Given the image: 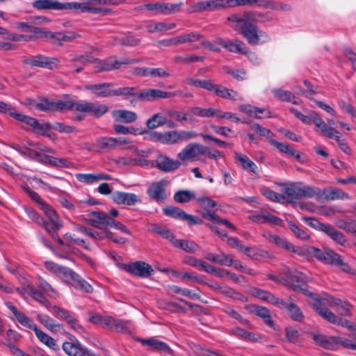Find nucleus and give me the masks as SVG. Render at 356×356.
<instances>
[{
  "label": "nucleus",
  "instance_id": "63",
  "mask_svg": "<svg viewBox=\"0 0 356 356\" xmlns=\"http://www.w3.org/2000/svg\"><path fill=\"white\" fill-rule=\"evenodd\" d=\"M227 243L232 248L238 250L241 252L245 253L248 257H253L254 254H252V249L250 247H246L242 245L238 238H230L227 240Z\"/></svg>",
  "mask_w": 356,
  "mask_h": 356
},
{
  "label": "nucleus",
  "instance_id": "9",
  "mask_svg": "<svg viewBox=\"0 0 356 356\" xmlns=\"http://www.w3.org/2000/svg\"><path fill=\"white\" fill-rule=\"evenodd\" d=\"M282 278L284 279L286 284L295 291H302L306 296L312 298L315 296L314 293L304 288L307 283V277L303 273L295 270H290Z\"/></svg>",
  "mask_w": 356,
  "mask_h": 356
},
{
  "label": "nucleus",
  "instance_id": "41",
  "mask_svg": "<svg viewBox=\"0 0 356 356\" xmlns=\"http://www.w3.org/2000/svg\"><path fill=\"white\" fill-rule=\"evenodd\" d=\"M299 199L302 197L317 199L321 198V191L310 186H300L298 185Z\"/></svg>",
  "mask_w": 356,
  "mask_h": 356
},
{
  "label": "nucleus",
  "instance_id": "24",
  "mask_svg": "<svg viewBox=\"0 0 356 356\" xmlns=\"http://www.w3.org/2000/svg\"><path fill=\"white\" fill-rule=\"evenodd\" d=\"M38 123L40 126H44L43 130H38V129H36L35 127H32V128L33 129V130L35 133L40 134L42 135H47V131L49 129H52L58 131L60 133H65V134H70V133H74V132L76 131V129L75 127L69 126V125H66V124H62L60 122H54V124H50L49 123L41 124L38 121Z\"/></svg>",
  "mask_w": 356,
  "mask_h": 356
},
{
  "label": "nucleus",
  "instance_id": "64",
  "mask_svg": "<svg viewBox=\"0 0 356 356\" xmlns=\"http://www.w3.org/2000/svg\"><path fill=\"white\" fill-rule=\"evenodd\" d=\"M76 275V273L72 270L67 267L62 266L57 276L64 282L71 284Z\"/></svg>",
  "mask_w": 356,
  "mask_h": 356
},
{
  "label": "nucleus",
  "instance_id": "29",
  "mask_svg": "<svg viewBox=\"0 0 356 356\" xmlns=\"http://www.w3.org/2000/svg\"><path fill=\"white\" fill-rule=\"evenodd\" d=\"M282 203H292L299 200L298 184H291L282 188Z\"/></svg>",
  "mask_w": 356,
  "mask_h": 356
},
{
  "label": "nucleus",
  "instance_id": "19",
  "mask_svg": "<svg viewBox=\"0 0 356 356\" xmlns=\"http://www.w3.org/2000/svg\"><path fill=\"white\" fill-rule=\"evenodd\" d=\"M112 200L118 204L133 206L141 203L139 196L132 193L117 191L111 195Z\"/></svg>",
  "mask_w": 356,
  "mask_h": 356
},
{
  "label": "nucleus",
  "instance_id": "33",
  "mask_svg": "<svg viewBox=\"0 0 356 356\" xmlns=\"http://www.w3.org/2000/svg\"><path fill=\"white\" fill-rule=\"evenodd\" d=\"M77 180L81 183L92 184L101 180H111V176L106 173L96 174H77L76 175Z\"/></svg>",
  "mask_w": 356,
  "mask_h": 356
},
{
  "label": "nucleus",
  "instance_id": "52",
  "mask_svg": "<svg viewBox=\"0 0 356 356\" xmlns=\"http://www.w3.org/2000/svg\"><path fill=\"white\" fill-rule=\"evenodd\" d=\"M167 123V119L161 113H157L153 115L146 122L148 129H154Z\"/></svg>",
  "mask_w": 356,
  "mask_h": 356
},
{
  "label": "nucleus",
  "instance_id": "48",
  "mask_svg": "<svg viewBox=\"0 0 356 356\" xmlns=\"http://www.w3.org/2000/svg\"><path fill=\"white\" fill-rule=\"evenodd\" d=\"M172 244L175 247L180 248L186 252L193 253L198 249V245L193 241L187 240H174Z\"/></svg>",
  "mask_w": 356,
  "mask_h": 356
},
{
  "label": "nucleus",
  "instance_id": "22",
  "mask_svg": "<svg viewBox=\"0 0 356 356\" xmlns=\"http://www.w3.org/2000/svg\"><path fill=\"white\" fill-rule=\"evenodd\" d=\"M133 96L139 99L149 102L169 98L168 92L154 88L144 90L140 93H137L135 91V94Z\"/></svg>",
  "mask_w": 356,
  "mask_h": 356
},
{
  "label": "nucleus",
  "instance_id": "57",
  "mask_svg": "<svg viewBox=\"0 0 356 356\" xmlns=\"http://www.w3.org/2000/svg\"><path fill=\"white\" fill-rule=\"evenodd\" d=\"M35 334L38 339L47 346L53 350L57 349L58 346L56 341L51 337L49 336L38 328L35 330Z\"/></svg>",
  "mask_w": 356,
  "mask_h": 356
},
{
  "label": "nucleus",
  "instance_id": "50",
  "mask_svg": "<svg viewBox=\"0 0 356 356\" xmlns=\"http://www.w3.org/2000/svg\"><path fill=\"white\" fill-rule=\"evenodd\" d=\"M172 275L175 277H179L182 280H190L195 282L203 283V278L200 276H198L195 273L191 272H181L179 270H172Z\"/></svg>",
  "mask_w": 356,
  "mask_h": 356
},
{
  "label": "nucleus",
  "instance_id": "40",
  "mask_svg": "<svg viewBox=\"0 0 356 356\" xmlns=\"http://www.w3.org/2000/svg\"><path fill=\"white\" fill-rule=\"evenodd\" d=\"M284 305H280L278 307L285 308L287 309L289 316L294 321L301 322L304 319V314L300 308L296 304L291 302L286 303L284 302Z\"/></svg>",
  "mask_w": 356,
  "mask_h": 356
},
{
  "label": "nucleus",
  "instance_id": "46",
  "mask_svg": "<svg viewBox=\"0 0 356 356\" xmlns=\"http://www.w3.org/2000/svg\"><path fill=\"white\" fill-rule=\"evenodd\" d=\"M71 285L77 290L84 293H90L92 292L93 289L91 284L87 281L81 277L78 274L75 276Z\"/></svg>",
  "mask_w": 356,
  "mask_h": 356
},
{
  "label": "nucleus",
  "instance_id": "54",
  "mask_svg": "<svg viewBox=\"0 0 356 356\" xmlns=\"http://www.w3.org/2000/svg\"><path fill=\"white\" fill-rule=\"evenodd\" d=\"M231 334L238 338L245 339L252 341H258L260 339L259 335L249 332L238 327L232 329Z\"/></svg>",
  "mask_w": 356,
  "mask_h": 356
},
{
  "label": "nucleus",
  "instance_id": "61",
  "mask_svg": "<svg viewBox=\"0 0 356 356\" xmlns=\"http://www.w3.org/2000/svg\"><path fill=\"white\" fill-rule=\"evenodd\" d=\"M97 145L102 152L115 148L114 138L112 137L99 138L97 140Z\"/></svg>",
  "mask_w": 356,
  "mask_h": 356
},
{
  "label": "nucleus",
  "instance_id": "51",
  "mask_svg": "<svg viewBox=\"0 0 356 356\" xmlns=\"http://www.w3.org/2000/svg\"><path fill=\"white\" fill-rule=\"evenodd\" d=\"M37 286L40 290L49 298H56L58 296L57 291L43 278L39 277Z\"/></svg>",
  "mask_w": 356,
  "mask_h": 356
},
{
  "label": "nucleus",
  "instance_id": "38",
  "mask_svg": "<svg viewBox=\"0 0 356 356\" xmlns=\"http://www.w3.org/2000/svg\"><path fill=\"white\" fill-rule=\"evenodd\" d=\"M73 11H79L81 13L97 14L103 10L101 8L92 6L90 0H85L83 2L73 1Z\"/></svg>",
  "mask_w": 356,
  "mask_h": 356
},
{
  "label": "nucleus",
  "instance_id": "20",
  "mask_svg": "<svg viewBox=\"0 0 356 356\" xmlns=\"http://www.w3.org/2000/svg\"><path fill=\"white\" fill-rule=\"evenodd\" d=\"M265 237L272 243H274L277 247L283 248L289 252L296 253L299 255H303V250L299 248L288 241L280 237L278 235L266 233Z\"/></svg>",
  "mask_w": 356,
  "mask_h": 356
},
{
  "label": "nucleus",
  "instance_id": "25",
  "mask_svg": "<svg viewBox=\"0 0 356 356\" xmlns=\"http://www.w3.org/2000/svg\"><path fill=\"white\" fill-rule=\"evenodd\" d=\"M64 352L69 356H90L88 350L79 341L64 342L62 346Z\"/></svg>",
  "mask_w": 356,
  "mask_h": 356
},
{
  "label": "nucleus",
  "instance_id": "6",
  "mask_svg": "<svg viewBox=\"0 0 356 356\" xmlns=\"http://www.w3.org/2000/svg\"><path fill=\"white\" fill-rule=\"evenodd\" d=\"M324 299L325 298L320 300L314 296L312 298L309 304L312 305L313 308L322 318L328 322L348 327L350 329V332H352L353 330H355L356 326H353L346 319L338 318L334 313L324 307V305H327L326 301H324Z\"/></svg>",
  "mask_w": 356,
  "mask_h": 356
},
{
  "label": "nucleus",
  "instance_id": "5",
  "mask_svg": "<svg viewBox=\"0 0 356 356\" xmlns=\"http://www.w3.org/2000/svg\"><path fill=\"white\" fill-rule=\"evenodd\" d=\"M84 88L90 91V94L97 97L128 96L135 94V88L133 87H123L112 89L111 83H109L87 84L84 86Z\"/></svg>",
  "mask_w": 356,
  "mask_h": 356
},
{
  "label": "nucleus",
  "instance_id": "26",
  "mask_svg": "<svg viewBox=\"0 0 356 356\" xmlns=\"http://www.w3.org/2000/svg\"><path fill=\"white\" fill-rule=\"evenodd\" d=\"M5 305L9 309V310L13 314L15 318L18 321V322L21 325L35 332L38 327L37 325L33 322L31 319H30L23 313L20 312L16 308V307L12 305L11 302H6Z\"/></svg>",
  "mask_w": 356,
  "mask_h": 356
},
{
  "label": "nucleus",
  "instance_id": "13",
  "mask_svg": "<svg viewBox=\"0 0 356 356\" xmlns=\"http://www.w3.org/2000/svg\"><path fill=\"white\" fill-rule=\"evenodd\" d=\"M204 152V145L197 143H191L186 145L177 154V157L182 161H196L198 159V156L203 155Z\"/></svg>",
  "mask_w": 356,
  "mask_h": 356
},
{
  "label": "nucleus",
  "instance_id": "12",
  "mask_svg": "<svg viewBox=\"0 0 356 356\" xmlns=\"http://www.w3.org/2000/svg\"><path fill=\"white\" fill-rule=\"evenodd\" d=\"M30 105L40 111L46 112L66 111H69L70 101H50L45 99L41 100L40 102H37L31 100L30 101Z\"/></svg>",
  "mask_w": 356,
  "mask_h": 356
},
{
  "label": "nucleus",
  "instance_id": "62",
  "mask_svg": "<svg viewBox=\"0 0 356 356\" xmlns=\"http://www.w3.org/2000/svg\"><path fill=\"white\" fill-rule=\"evenodd\" d=\"M222 294L243 302L248 301V298L245 296L229 286H223V288H222Z\"/></svg>",
  "mask_w": 356,
  "mask_h": 356
},
{
  "label": "nucleus",
  "instance_id": "14",
  "mask_svg": "<svg viewBox=\"0 0 356 356\" xmlns=\"http://www.w3.org/2000/svg\"><path fill=\"white\" fill-rule=\"evenodd\" d=\"M25 64L33 67H39L53 70L58 65V60L54 57H47L42 55H36L30 58H26L23 61Z\"/></svg>",
  "mask_w": 356,
  "mask_h": 356
},
{
  "label": "nucleus",
  "instance_id": "31",
  "mask_svg": "<svg viewBox=\"0 0 356 356\" xmlns=\"http://www.w3.org/2000/svg\"><path fill=\"white\" fill-rule=\"evenodd\" d=\"M250 291L252 296L261 300L266 301L277 306H279L280 305H284L283 300H280L278 298L266 291H264L258 288H253Z\"/></svg>",
  "mask_w": 356,
  "mask_h": 356
},
{
  "label": "nucleus",
  "instance_id": "27",
  "mask_svg": "<svg viewBox=\"0 0 356 356\" xmlns=\"http://www.w3.org/2000/svg\"><path fill=\"white\" fill-rule=\"evenodd\" d=\"M5 305L9 309V310L13 314L15 318L18 321V322L21 325L35 332L38 327L37 325L33 322L31 319H30L23 313L20 312L16 308V307L12 305L11 302H6Z\"/></svg>",
  "mask_w": 356,
  "mask_h": 356
},
{
  "label": "nucleus",
  "instance_id": "2",
  "mask_svg": "<svg viewBox=\"0 0 356 356\" xmlns=\"http://www.w3.org/2000/svg\"><path fill=\"white\" fill-rule=\"evenodd\" d=\"M197 136V134L193 131L173 130L164 132L151 131L148 134L147 138L154 143L175 145L195 138Z\"/></svg>",
  "mask_w": 356,
  "mask_h": 356
},
{
  "label": "nucleus",
  "instance_id": "49",
  "mask_svg": "<svg viewBox=\"0 0 356 356\" xmlns=\"http://www.w3.org/2000/svg\"><path fill=\"white\" fill-rule=\"evenodd\" d=\"M323 232L329 236L333 241L341 245L344 244L346 241L345 236L341 232L337 230L332 225L327 224Z\"/></svg>",
  "mask_w": 356,
  "mask_h": 356
},
{
  "label": "nucleus",
  "instance_id": "28",
  "mask_svg": "<svg viewBox=\"0 0 356 356\" xmlns=\"http://www.w3.org/2000/svg\"><path fill=\"white\" fill-rule=\"evenodd\" d=\"M181 165L179 161L170 159L169 157L161 154L157 157L156 166L164 172H172L178 169Z\"/></svg>",
  "mask_w": 356,
  "mask_h": 356
},
{
  "label": "nucleus",
  "instance_id": "23",
  "mask_svg": "<svg viewBox=\"0 0 356 356\" xmlns=\"http://www.w3.org/2000/svg\"><path fill=\"white\" fill-rule=\"evenodd\" d=\"M106 323L107 328L118 332L131 333L133 329V323L131 321L116 319L111 316L106 320Z\"/></svg>",
  "mask_w": 356,
  "mask_h": 356
},
{
  "label": "nucleus",
  "instance_id": "4",
  "mask_svg": "<svg viewBox=\"0 0 356 356\" xmlns=\"http://www.w3.org/2000/svg\"><path fill=\"white\" fill-rule=\"evenodd\" d=\"M301 250H303V254L307 253L309 256L315 257L326 264H337L343 266V270L350 272V267L343 262L341 257L327 248L319 249L313 246H305Z\"/></svg>",
  "mask_w": 356,
  "mask_h": 356
},
{
  "label": "nucleus",
  "instance_id": "43",
  "mask_svg": "<svg viewBox=\"0 0 356 356\" xmlns=\"http://www.w3.org/2000/svg\"><path fill=\"white\" fill-rule=\"evenodd\" d=\"M37 318L46 328L53 332H57L61 330V325L56 323L53 318L47 315L39 314Z\"/></svg>",
  "mask_w": 356,
  "mask_h": 356
},
{
  "label": "nucleus",
  "instance_id": "45",
  "mask_svg": "<svg viewBox=\"0 0 356 356\" xmlns=\"http://www.w3.org/2000/svg\"><path fill=\"white\" fill-rule=\"evenodd\" d=\"M25 211L27 216L33 220L34 222L38 224L42 225L48 232H51V229H53L52 227L50 226V224L46 222L42 217L39 216V214L32 209L25 207Z\"/></svg>",
  "mask_w": 356,
  "mask_h": 356
},
{
  "label": "nucleus",
  "instance_id": "15",
  "mask_svg": "<svg viewBox=\"0 0 356 356\" xmlns=\"http://www.w3.org/2000/svg\"><path fill=\"white\" fill-rule=\"evenodd\" d=\"M226 3L224 0H208L197 2L188 8L190 13H201L204 11H213L224 7Z\"/></svg>",
  "mask_w": 356,
  "mask_h": 356
},
{
  "label": "nucleus",
  "instance_id": "36",
  "mask_svg": "<svg viewBox=\"0 0 356 356\" xmlns=\"http://www.w3.org/2000/svg\"><path fill=\"white\" fill-rule=\"evenodd\" d=\"M111 115L117 122L131 123L137 119L136 113L127 110H114Z\"/></svg>",
  "mask_w": 356,
  "mask_h": 356
},
{
  "label": "nucleus",
  "instance_id": "47",
  "mask_svg": "<svg viewBox=\"0 0 356 356\" xmlns=\"http://www.w3.org/2000/svg\"><path fill=\"white\" fill-rule=\"evenodd\" d=\"M225 48L230 52L238 53V54H247L248 48L246 45L238 40H236L234 42L227 40Z\"/></svg>",
  "mask_w": 356,
  "mask_h": 356
},
{
  "label": "nucleus",
  "instance_id": "16",
  "mask_svg": "<svg viewBox=\"0 0 356 356\" xmlns=\"http://www.w3.org/2000/svg\"><path fill=\"white\" fill-rule=\"evenodd\" d=\"M182 4V2H179L178 3L156 2L145 4L142 6V8L149 11H156L158 13L167 15L175 13L179 11V8Z\"/></svg>",
  "mask_w": 356,
  "mask_h": 356
},
{
  "label": "nucleus",
  "instance_id": "53",
  "mask_svg": "<svg viewBox=\"0 0 356 356\" xmlns=\"http://www.w3.org/2000/svg\"><path fill=\"white\" fill-rule=\"evenodd\" d=\"M179 44L184 43H194L195 42H200L203 39V35L198 32H189L178 35Z\"/></svg>",
  "mask_w": 356,
  "mask_h": 356
},
{
  "label": "nucleus",
  "instance_id": "58",
  "mask_svg": "<svg viewBox=\"0 0 356 356\" xmlns=\"http://www.w3.org/2000/svg\"><path fill=\"white\" fill-rule=\"evenodd\" d=\"M193 199H195V193L188 190L179 191L174 195V200L178 203H186Z\"/></svg>",
  "mask_w": 356,
  "mask_h": 356
},
{
  "label": "nucleus",
  "instance_id": "37",
  "mask_svg": "<svg viewBox=\"0 0 356 356\" xmlns=\"http://www.w3.org/2000/svg\"><path fill=\"white\" fill-rule=\"evenodd\" d=\"M143 346H149L153 349L161 350L165 353H171V349L167 343L155 339H138Z\"/></svg>",
  "mask_w": 356,
  "mask_h": 356
},
{
  "label": "nucleus",
  "instance_id": "1",
  "mask_svg": "<svg viewBox=\"0 0 356 356\" xmlns=\"http://www.w3.org/2000/svg\"><path fill=\"white\" fill-rule=\"evenodd\" d=\"M275 19H276L275 15L270 12L248 11L232 14L227 17L229 26L241 34L252 45H257L269 40L267 33L259 29L254 23H264Z\"/></svg>",
  "mask_w": 356,
  "mask_h": 356
},
{
  "label": "nucleus",
  "instance_id": "7",
  "mask_svg": "<svg viewBox=\"0 0 356 356\" xmlns=\"http://www.w3.org/2000/svg\"><path fill=\"white\" fill-rule=\"evenodd\" d=\"M69 110L86 113L91 116L99 118L108 111V107L103 104L90 102L86 100L70 101Z\"/></svg>",
  "mask_w": 356,
  "mask_h": 356
},
{
  "label": "nucleus",
  "instance_id": "56",
  "mask_svg": "<svg viewBox=\"0 0 356 356\" xmlns=\"http://www.w3.org/2000/svg\"><path fill=\"white\" fill-rule=\"evenodd\" d=\"M253 312L258 316L263 318L264 322L270 327H273L274 322L271 318L268 309L266 307L254 305Z\"/></svg>",
  "mask_w": 356,
  "mask_h": 356
},
{
  "label": "nucleus",
  "instance_id": "10",
  "mask_svg": "<svg viewBox=\"0 0 356 356\" xmlns=\"http://www.w3.org/2000/svg\"><path fill=\"white\" fill-rule=\"evenodd\" d=\"M0 113L9 114L11 117L15 120L22 122L31 127H35L38 130H43L44 126H40L38 123V120L34 118H31L28 115H25L22 113L15 111L14 108L2 101H0Z\"/></svg>",
  "mask_w": 356,
  "mask_h": 356
},
{
  "label": "nucleus",
  "instance_id": "30",
  "mask_svg": "<svg viewBox=\"0 0 356 356\" xmlns=\"http://www.w3.org/2000/svg\"><path fill=\"white\" fill-rule=\"evenodd\" d=\"M324 301H326L330 307H336L337 310L341 315L348 316L350 313L352 306L346 301L329 296L325 298Z\"/></svg>",
  "mask_w": 356,
  "mask_h": 356
},
{
  "label": "nucleus",
  "instance_id": "32",
  "mask_svg": "<svg viewBox=\"0 0 356 356\" xmlns=\"http://www.w3.org/2000/svg\"><path fill=\"white\" fill-rule=\"evenodd\" d=\"M40 209L45 213L47 217L51 221L53 229H60L63 227L62 220L60 219L54 209L46 202L43 204Z\"/></svg>",
  "mask_w": 356,
  "mask_h": 356
},
{
  "label": "nucleus",
  "instance_id": "59",
  "mask_svg": "<svg viewBox=\"0 0 356 356\" xmlns=\"http://www.w3.org/2000/svg\"><path fill=\"white\" fill-rule=\"evenodd\" d=\"M173 60L175 63L188 65L192 63L202 62L204 60V57L187 54L184 56H176L174 57Z\"/></svg>",
  "mask_w": 356,
  "mask_h": 356
},
{
  "label": "nucleus",
  "instance_id": "17",
  "mask_svg": "<svg viewBox=\"0 0 356 356\" xmlns=\"http://www.w3.org/2000/svg\"><path fill=\"white\" fill-rule=\"evenodd\" d=\"M122 266L127 272L142 277H147L153 272L152 266L143 261H136L130 264H123Z\"/></svg>",
  "mask_w": 356,
  "mask_h": 356
},
{
  "label": "nucleus",
  "instance_id": "42",
  "mask_svg": "<svg viewBox=\"0 0 356 356\" xmlns=\"http://www.w3.org/2000/svg\"><path fill=\"white\" fill-rule=\"evenodd\" d=\"M269 143L270 145L275 146L276 148H277L279 149V151H280L282 153H285L290 156H294L298 160H299L300 158V153L286 144L277 142V140H275L274 139H270Z\"/></svg>",
  "mask_w": 356,
  "mask_h": 356
},
{
  "label": "nucleus",
  "instance_id": "11",
  "mask_svg": "<svg viewBox=\"0 0 356 356\" xmlns=\"http://www.w3.org/2000/svg\"><path fill=\"white\" fill-rule=\"evenodd\" d=\"M140 62V59L138 58H124L120 60H95V69L96 72L100 71H111L112 70H117L123 66L135 64Z\"/></svg>",
  "mask_w": 356,
  "mask_h": 356
},
{
  "label": "nucleus",
  "instance_id": "55",
  "mask_svg": "<svg viewBox=\"0 0 356 356\" xmlns=\"http://www.w3.org/2000/svg\"><path fill=\"white\" fill-rule=\"evenodd\" d=\"M31 5L37 10H56L57 0H35Z\"/></svg>",
  "mask_w": 356,
  "mask_h": 356
},
{
  "label": "nucleus",
  "instance_id": "8",
  "mask_svg": "<svg viewBox=\"0 0 356 356\" xmlns=\"http://www.w3.org/2000/svg\"><path fill=\"white\" fill-rule=\"evenodd\" d=\"M199 205L207 211L202 216L216 224H222L232 230H235V226L226 219H222L215 213L211 212V209L217 206V202L207 197H201L196 199Z\"/></svg>",
  "mask_w": 356,
  "mask_h": 356
},
{
  "label": "nucleus",
  "instance_id": "34",
  "mask_svg": "<svg viewBox=\"0 0 356 356\" xmlns=\"http://www.w3.org/2000/svg\"><path fill=\"white\" fill-rule=\"evenodd\" d=\"M326 200H350L351 197L348 193L344 192L340 188H327L321 191V198Z\"/></svg>",
  "mask_w": 356,
  "mask_h": 356
},
{
  "label": "nucleus",
  "instance_id": "21",
  "mask_svg": "<svg viewBox=\"0 0 356 356\" xmlns=\"http://www.w3.org/2000/svg\"><path fill=\"white\" fill-rule=\"evenodd\" d=\"M88 222L90 225L100 229L109 226L110 222H113L112 218L99 211H88Z\"/></svg>",
  "mask_w": 356,
  "mask_h": 356
},
{
  "label": "nucleus",
  "instance_id": "39",
  "mask_svg": "<svg viewBox=\"0 0 356 356\" xmlns=\"http://www.w3.org/2000/svg\"><path fill=\"white\" fill-rule=\"evenodd\" d=\"M234 157L236 160L240 163L244 170L250 171L254 174H257L259 172L257 165L247 156L241 153L235 152Z\"/></svg>",
  "mask_w": 356,
  "mask_h": 356
},
{
  "label": "nucleus",
  "instance_id": "35",
  "mask_svg": "<svg viewBox=\"0 0 356 356\" xmlns=\"http://www.w3.org/2000/svg\"><path fill=\"white\" fill-rule=\"evenodd\" d=\"M313 123L320 129V133L323 136L334 138L335 135L339 133V131L335 130L333 127H328L317 113L315 118H314Z\"/></svg>",
  "mask_w": 356,
  "mask_h": 356
},
{
  "label": "nucleus",
  "instance_id": "44",
  "mask_svg": "<svg viewBox=\"0 0 356 356\" xmlns=\"http://www.w3.org/2000/svg\"><path fill=\"white\" fill-rule=\"evenodd\" d=\"M230 256L231 255L226 254L223 252L218 254L208 252L204 255V258L209 261L227 266V265H229L228 262Z\"/></svg>",
  "mask_w": 356,
  "mask_h": 356
},
{
  "label": "nucleus",
  "instance_id": "3",
  "mask_svg": "<svg viewBox=\"0 0 356 356\" xmlns=\"http://www.w3.org/2000/svg\"><path fill=\"white\" fill-rule=\"evenodd\" d=\"M314 342L324 348L334 349L338 344H342L344 347L356 350V327L349 334L348 339H343L340 337H327L318 332L311 333Z\"/></svg>",
  "mask_w": 356,
  "mask_h": 356
},
{
  "label": "nucleus",
  "instance_id": "60",
  "mask_svg": "<svg viewBox=\"0 0 356 356\" xmlns=\"http://www.w3.org/2000/svg\"><path fill=\"white\" fill-rule=\"evenodd\" d=\"M288 226L297 238L302 241H307L309 239V234L305 230L301 229L292 221L288 222Z\"/></svg>",
  "mask_w": 356,
  "mask_h": 356
},
{
  "label": "nucleus",
  "instance_id": "18",
  "mask_svg": "<svg viewBox=\"0 0 356 356\" xmlns=\"http://www.w3.org/2000/svg\"><path fill=\"white\" fill-rule=\"evenodd\" d=\"M168 181L161 179L157 182L152 183L147 188L148 195L156 201H162L166 199L167 194L165 191Z\"/></svg>",
  "mask_w": 356,
  "mask_h": 356
}]
</instances>
